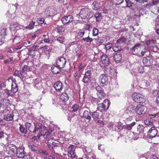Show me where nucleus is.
I'll return each instance as SVG.
<instances>
[{"label":"nucleus","mask_w":159,"mask_h":159,"mask_svg":"<svg viewBox=\"0 0 159 159\" xmlns=\"http://www.w3.org/2000/svg\"><path fill=\"white\" fill-rule=\"evenodd\" d=\"M79 15L81 18L85 19L88 17H91L93 16V14L89 8L85 7L81 9Z\"/></svg>","instance_id":"nucleus-1"},{"label":"nucleus","mask_w":159,"mask_h":159,"mask_svg":"<svg viewBox=\"0 0 159 159\" xmlns=\"http://www.w3.org/2000/svg\"><path fill=\"white\" fill-rule=\"evenodd\" d=\"M133 99L136 102L143 103L145 102L144 96L139 93H134L132 95Z\"/></svg>","instance_id":"nucleus-2"},{"label":"nucleus","mask_w":159,"mask_h":159,"mask_svg":"<svg viewBox=\"0 0 159 159\" xmlns=\"http://www.w3.org/2000/svg\"><path fill=\"white\" fill-rule=\"evenodd\" d=\"M110 101L108 99H106L102 103L98 104V109L100 111L103 110H107L110 105Z\"/></svg>","instance_id":"nucleus-3"},{"label":"nucleus","mask_w":159,"mask_h":159,"mask_svg":"<svg viewBox=\"0 0 159 159\" xmlns=\"http://www.w3.org/2000/svg\"><path fill=\"white\" fill-rule=\"evenodd\" d=\"M67 153L70 155V157L71 159L76 158L77 157L75 152V146L70 145L67 148Z\"/></svg>","instance_id":"nucleus-4"},{"label":"nucleus","mask_w":159,"mask_h":159,"mask_svg":"<svg viewBox=\"0 0 159 159\" xmlns=\"http://www.w3.org/2000/svg\"><path fill=\"white\" fill-rule=\"evenodd\" d=\"M109 63V58L107 55H103L101 57V61L99 62L101 67H103L108 66Z\"/></svg>","instance_id":"nucleus-5"},{"label":"nucleus","mask_w":159,"mask_h":159,"mask_svg":"<svg viewBox=\"0 0 159 159\" xmlns=\"http://www.w3.org/2000/svg\"><path fill=\"white\" fill-rule=\"evenodd\" d=\"M158 113L154 114L149 115L148 119L144 121L145 124L147 125H153L154 118L157 116Z\"/></svg>","instance_id":"nucleus-6"},{"label":"nucleus","mask_w":159,"mask_h":159,"mask_svg":"<svg viewBox=\"0 0 159 159\" xmlns=\"http://www.w3.org/2000/svg\"><path fill=\"white\" fill-rule=\"evenodd\" d=\"M99 81L100 84L102 86H104L108 83V77L105 74H102L99 76Z\"/></svg>","instance_id":"nucleus-7"},{"label":"nucleus","mask_w":159,"mask_h":159,"mask_svg":"<svg viewBox=\"0 0 159 159\" xmlns=\"http://www.w3.org/2000/svg\"><path fill=\"white\" fill-rule=\"evenodd\" d=\"M153 59L150 56H147L143 58V64L146 66H148L152 64Z\"/></svg>","instance_id":"nucleus-8"},{"label":"nucleus","mask_w":159,"mask_h":159,"mask_svg":"<svg viewBox=\"0 0 159 159\" xmlns=\"http://www.w3.org/2000/svg\"><path fill=\"white\" fill-rule=\"evenodd\" d=\"M73 20V16L71 15L65 16L61 19L62 22L64 25L70 23Z\"/></svg>","instance_id":"nucleus-9"},{"label":"nucleus","mask_w":159,"mask_h":159,"mask_svg":"<svg viewBox=\"0 0 159 159\" xmlns=\"http://www.w3.org/2000/svg\"><path fill=\"white\" fill-rule=\"evenodd\" d=\"M17 149L15 145L11 144H8L7 148V150L8 151L9 154L11 155L16 154Z\"/></svg>","instance_id":"nucleus-10"},{"label":"nucleus","mask_w":159,"mask_h":159,"mask_svg":"<svg viewBox=\"0 0 159 159\" xmlns=\"http://www.w3.org/2000/svg\"><path fill=\"white\" fill-rule=\"evenodd\" d=\"M65 59L63 57H61L57 61L56 65L59 68H63L66 63Z\"/></svg>","instance_id":"nucleus-11"},{"label":"nucleus","mask_w":159,"mask_h":159,"mask_svg":"<svg viewBox=\"0 0 159 159\" xmlns=\"http://www.w3.org/2000/svg\"><path fill=\"white\" fill-rule=\"evenodd\" d=\"M157 133L158 131L156 128L153 126L148 130V134L150 137L153 138L157 135Z\"/></svg>","instance_id":"nucleus-12"},{"label":"nucleus","mask_w":159,"mask_h":159,"mask_svg":"<svg viewBox=\"0 0 159 159\" xmlns=\"http://www.w3.org/2000/svg\"><path fill=\"white\" fill-rule=\"evenodd\" d=\"M92 112L90 110L89 111L85 110L83 113L82 117L83 118L86 119L88 121H89L91 119Z\"/></svg>","instance_id":"nucleus-13"},{"label":"nucleus","mask_w":159,"mask_h":159,"mask_svg":"<svg viewBox=\"0 0 159 159\" xmlns=\"http://www.w3.org/2000/svg\"><path fill=\"white\" fill-rule=\"evenodd\" d=\"M145 107L142 105H138L136 107V113L141 115L144 112Z\"/></svg>","instance_id":"nucleus-14"},{"label":"nucleus","mask_w":159,"mask_h":159,"mask_svg":"<svg viewBox=\"0 0 159 159\" xmlns=\"http://www.w3.org/2000/svg\"><path fill=\"white\" fill-rule=\"evenodd\" d=\"M16 152V156L19 158H24V151L23 148H17Z\"/></svg>","instance_id":"nucleus-15"},{"label":"nucleus","mask_w":159,"mask_h":159,"mask_svg":"<svg viewBox=\"0 0 159 159\" xmlns=\"http://www.w3.org/2000/svg\"><path fill=\"white\" fill-rule=\"evenodd\" d=\"M33 81L34 85L35 88L39 89L42 87V81L39 78H37L34 80Z\"/></svg>","instance_id":"nucleus-16"},{"label":"nucleus","mask_w":159,"mask_h":159,"mask_svg":"<svg viewBox=\"0 0 159 159\" xmlns=\"http://www.w3.org/2000/svg\"><path fill=\"white\" fill-rule=\"evenodd\" d=\"M46 14L48 16H52L56 13V11L52 7L47 8L45 11Z\"/></svg>","instance_id":"nucleus-17"},{"label":"nucleus","mask_w":159,"mask_h":159,"mask_svg":"<svg viewBox=\"0 0 159 159\" xmlns=\"http://www.w3.org/2000/svg\"><path fill=\"white\" fill-rule=\"evenodd\" d=\"M54 87L57 91H60L62 90L63 86L61 82L58 81L54 84Z\"/></svg>","instance_id":"nucleus-18"},{"label":"nucleus","mask_w":159,"mask_h":159,"mask_svg":"<svg viewBox=\"0 0 159 159\" xmlns=\"http://www.w3.org/2000/svg\"><path fill=\"white\" fill-rule=\"evenodd\" d=\"M95 89L96 91L97 92V94L98 96L101 97L100 96L102 97H104L105 95V94L103 92V90H102L101 88L99 86H97Z\"/></svg>","instance_id":"nucleus-19"},{"label":"nucleus","mask_w":159,"mask_h":159,"mask_svg":"<svg viewBox=\"0 0 159 159\" xmlns=\"http://www.w3.org/2000/svg\"><path fill=\"white\" fill-rule=\"evenodd\" d=\"M105 68L104 69V71L105 73L106 74H110L111 75V76H114V74L112 75V73L115 72L116 74L117 73L116 72V70L115 69H111V68L108 67V66L104 67Z\"/></svg>","instance_id":"nucleus-20"},{"label":"nucleus","mask_w":159,"mask_h":159,"mask_svg":"<svg viewBox=\"0 0 159 159\" xmlns=\"http://www.w3.org/2000/svg\"><path fill=\"white\" fill-rule=\"evenodd\" d=\"M10 28L11 30H18L20 28V25L18 23L14 22L11 24Z\"/></svg>","instance_id":"nucleus-21"},{"label":"nucleus","mask_w":159,"mask_h":159,"mask_svg":"<svg viewBox=\"0 0 159 159\" xmlns=\"http://www.w3.org/2000/svg\"><path fill=\"white\" fill-rule=\"evenodd\" d=\"M113 57L116 63H119L121 60L122 55L119 52H117L114 55Z\"/></svg>","instance_id":"nucleus-22"},{"label":"nucleus","mask_w":159,"mask_h":159,"mask_svg":"<svg viewBox=\"0 0 159 159\" xmlns=\"http://www.w3.org/2000/svg\"><path fill=\"white\" fill-rule=\"evenodd\" d=\"M13 114H8L7 115H4L3 119L7 121H12L13 119Z\"/></svg>","instance_id":"nucleus-23"},{"label":"nucleus","mask_w":159,"mask_h":159,"mask_svg":"<svg viewBox=\"0 0 159 159\" xmlns=\"http://www.w3.org/2000/svg\"><path fill=\"white\" fill-rule=\"evenodd\" d=\"M92 116L94 120L99 119L101 117V116L99 115V112L98 111L93 112L92 114Z\"/></svg>","instance_id":"nucleus-24"},{"label":"nucleus","mask_w":159,"mask_h":159,"mask_svg":"<svg viewBox=\"0 0 159 159\" xmlns=\"http://www.w3.org/2000/svg\"><path fill=\"white\" fill-rule=\"evenodd\" d=\"M60 97L63 101L65 102L67 101L69 98L68 95L66 93H63L61 94L60 96Z\"/></svg>","instance_id":"nucleus-25"},{"label":"nucleus","mask_w":159,"mask_h":159,"mask_svg":"<svg viewBox=\"0 0 159 159\" xmlns=\"http://www.w3.org/2000/svg\"><path fill=\"white\" fill-rule=\"evenodd\" d=\"M93 9L94 10H97L99 9L100 7V3L97 1H94L92 4Z\"/></svg>","instance_id":"nucleus-26"},{"label":"nucleus","mask_w":159,"mask_h":159,"mask_svg":"<svg viewBox=\"0 0 159 159\" xmlns=\"http://www.w3.org/2000/svg\"><path fill=\"white\" fill-rule=\"evenodd\" d=\"M155 43L156 41L152 39L146 41L145 44L147 45H149L150 46L152 47L154 46Z\"/></svg>","instance_id":"nucleus-27"},{"label":"nucleus","mask_w":159,"mask_h":159,"mask_svg":"<svg viewBox=\"0 0 159 159\" xmlns=\"http://www.w3.org/2000/svg\"><path fill=\"white\" fill-rule=\"evenodd\" d=\"M11 90L14 94L18 90L17 86L16 83L12 84L11 85Z\"/></svg>","instance_id":"nucleus-28"},{"label":"nucleus","mask_w":159,"mask_h":159,"mask_svg":"<svg viewBox=\"0 0 159 159\" xmlns=\"http://www.w3.org/2000/svg\"><path fill=\"white\" fill-rule=\"evenodd\" d=\"M94 16L97 21H100L102 18V13L99 12L96 13L94 15Z\"/></svg>","instance_id":"nucleus-29"},{"label":"nucleus","mask_w":159,"mask_h":159,"mask_svg":"<svg viewBox=\"0 0 159 159\" xmlns=\"http://www.w3.org/2000/svg\"><path fill=\"white\" fill-rule=\"evenodd\" d=\"M141 54L142 56H148L150 55V53L148 50L147 49H144L142 51Z\"/></svg>","instance_id":"nucleus-30"},{"label":"nucleus","mask_w":159,"mask_h":159,"mask_svg":"<svg viewBox=\"0 0 159 159\" xmlns=\"http://www.w3.org/2000/svg\"><path fill=\"white\" fill-rule=\"evenodd\" d=\"M61 68H59L57 66H55L53 68L52 67V71L54 74H57L59 73Z\"/></svg>","instance_id":"nucleus-31"},{"label":"nucleus","mask_w":159,"mask_h":159,"mask_svg":"<svg viewBox=\"0 0 159 159\" xmlns=\"http://www.w3.org/2000/svg\"><path fill=\"white\" fill-rule=\"evenodd\" d=\"M141 44L139 43H137L131 48L132 52H135L136 50H138L140 47Z\"/></svg>","instance_id":"nucleus-32"},{"label":"nucleus","mask_w":159,"mask_h":159,"mask_svg":"<svg viewBox=\"0 0 159 159\" xmlns=\"http://www.w3.org/2000/svg\"><path fill=\"white\" fill-rule=\"evenodd\" d=\"M28 147L30 148L33 151H36L38 150V148L36 146H35L32 143H29L28 144Z\"/></svg>","instance_id":"nucleus-33"},{"label":"nucleus","mask_w":159,"mask_h":159,"mask_svg":"<svg viewBox=\"0 0 159 159\" xmlns=\"http://www.w3.org/2000/svg\"><path fill=\"white\" fill-rule=\"evenodd\" d=\"M52 130L51 129H49L46 132L45 135H46V139L47 140L49 139L51 137V133Z\"/></svg>","instance_id":"nucleus-34"},{"label":"nucleus","mask_w":159,"mask_h":159,"mask_svg":"<svg viewBox=\"0 0 159 159\" xmlns=\"http://www.w3.org/2000/svg\"><path fill=\"white\" fill-rule=\"evenodd\" d=\"M129 113L130 114H133L136 113V107H132L128 109Z\"/></svg>","instance_id":"nucleus-35"},{"label":"nucleus","mask_w":159,"mask_h":159,"mask_svg":"<svg viewBox=\"0 0 159 159\" xmlns=\"http://www.w3.org/2000/svg\"><path fill=\"white\" fill-rule=\"evenodd\" d=\"M82 40L85 41L86 43H90L93 41V39L89 37V36L87 37L84 38L82 39Z\"/></svg>","instance_id":"nucleus-36"},{"label":"nucleus","mask_w":159,"mask_h":159,"mask_svg":"<svg viewBox=\"0 0 159 159\" xmlns=\"http://www.w3.org/2000/svg\"><path fill=\"white\" fill-rule=\"evenodd\" d=\"M25 126L26 128V129H28L30 131H31L32 129V125L31 124L28 122H26L25 123Z\"/></svg>","instance_id":"nucleus-37"},{"label":"nucleus","mask_w":159,"mask_h":159,"mask_svg":"<svg viewBox=\"0 0 159 159\" xmlns=\"http://www.w3.org/2000/svg\"><path fill=\"white\" fill-rule=\"evenodd\" d=\"M90 79L91 78L84 76L82 81L84 83L87 84L89 83Z\"/></svg>","instance_id":"nucleus-38"},{"label":"nucleus","mask_w":159,"mask_h":159,"mask_svg":"<svg viewBox=\"0 0 159 159\" xmlns=\"http://www.w3.org/2000/svg\"><path fill=\"white\" fill-rule=\"evenodd\" d=\"M21 41L20 38V36H16L13 40V43L15 44H17Z\"/></svg>","instance_id":"nucleus-39"},{"label":"nucleus","mask_w":159,"mask_h":159,"mask_svg":"<svg viewBox=\"0 0 159 159\" xmlns=\"http://www.w3.org/2000/svg\"><path fill=\"white\" fill-rule=\"evenodd\" d=\"M19 129L20 131L22 133L26 134L27 133L26 128H25L23 125H20Z\"/></svg>","instance_id":"nucleus-40"},{"label":"nucleus","mask_w":159,"mask_h":159,"mask_svg":"<svg viewBox=\"0 0 159 159\" xmlns=\"http://www.w3.org/2000/svg\"><path fill=\"white\" fill-rule=\"evenodd\" d=\"M4 91L7 95V97H9L10 96L12 97L14 95L13 93L11 90H10L7 89H5Z\"/></svg>","instance_id":"nucleus-41"},{"label":"nucleus","mask_w":159,"mask_h":159,"mask_svg":"<svg viewBox=\"0 0 159 159\" xmlns=\"http://www.w3.org/2000/svg\"><path fill=\"white\" fill-rule=\"evenodd\" d=\"M136 123L135 122H133L131 124L127 125L125 126V128L128 130H130L131 129L132 127Z\"/></svg>","instance_id":"nucleus-42"},{"label":"nucleus","mask_w":159,"mask_h":159,"mask_svg":"<svg viewBox=\"0 0 159 159\" xmlns=\"http://www.w3.org/2000/svg\"><path fill=\"white\" fill-rule=\"evenodd\" d=\"M35 22L32 21L30 22L29 25L26 26V28L29 29L30 30L34 28V26L35 24Z\"/></svg>","instance_id":"nucleus-43"},{"label":"nucleus","mask_w":159,"mask_h":159,"mask_svg":"<svg viewBox=\"0 0 159 159\" xmlns=\"http://www.w3.org/2000/svg\"><path fill=\"white\" fill-rule=\"evenodd\" d=\"M57 40L60 43H62L65 41V38L62 36H59L57 39Z\"/></svg>","instance_id":"nucleus-44"},{"label":"nucleus","mask_w":159,"mask_h":159,"mask_svg":"<svg viewBox=\"0 0 159 159\" xmlns=\"http://www.w3.org/2000/svg\"><path fill=\"white\" fill-rule=\"evenodd\" d=\"M126 41L125 38L124 37L120 38L118 39L117 40L116 43H121L123 42H125Z\"/></svg>","instance_id":"nucleus-45"},{"label":"nucleus","mask_w":159,"mask_h":159,"mask_svg":"<svg viewBox=\"0 0 159 159\" xmlns=\"http://www.w3.org/2000/svg\"><path fill=\"white\" fill-rule=\"evenodd\" d=\"M91 70H88L85 72L84 76L91 78V75L92 74Z\"/></svg>","instance_id":"nucleus-46"},{"label":"nucleus","mask_w":159,"mask_h":159,"mask_svg":"<svg viewBox=\"0 0 159 159\" xmlns=\"http://www.w3.org/2000/svg\"><path fill=\"white\" fill-rule=\"evenodd\" d=\"M79 105L76 104H74L72 106L73 110L72 111L73 112L76 111L79 108Z\"/></svg>","instance_id":"nucleus-47"},{"label":"nucleus","mask_w":159,"mask_h":159,"mask_svg":"<svg viewBox=\"0 0 159 159\" xmlns=\"http://www.w3.org/2000/svg\"><path fill=\"white\" fill-rule=\"evenodd\" d=\"M6 30L5 28L2 29L1 31V36L2 37H3L7 35V32L6 31Z\"/></svg>","instance_id":"nucleus-48"},{"label":"nucleus","mask_w":159,"mask_h":159,"mask_svg":"<svg viewBox=\"0 0 159 159\" xmlns=\"http://www.w3.org/2000/svg\"><path fill=\"white\" fill-rule=\"evenodd\" d=\"M98 29L94 28L93 30V36H96L98 34Z\"/></svg>","instance_id":"nucleus-49"},{"label":"nucleus","mask_w":159,"mask_h":159,"mask_svg":"<svg viewBox=\"0 0 159 159\" xmlns=\"http://www.w3.org/2000/svg\"><path fill=\"white\" fill-rule=\"evenodd\" d=\"M126 4V7H130L132 6V3L130 0H125Z\"/></svg>","instance_id":"nucleus-50"},{"label":"nucleus","mask_w":159,"mask_h":159,"mask_svg":"<svg viewBox=\"0 0 159 159\" xmlns=\"http://www.w3.org/2000/svg\"><path fill=\"white\" fill-rule=\"evenodd\" d=\"M112 45L111 44H107L105 45V48L106 50V52H107L108 50L111 48Z\"/></svg>","instance_id":"nucleus-51"},{"label":"nucleus","mask_w":159,"mask_h":159,"mask_svg":"<svg viewBox=\"0 0 159 159\" xmlns=\"http://www.w3.org/2000/svg\"><path fill=\"white\" fill-rule=\"evenodd\" d=\"M137 131L139 133H141L143 131V126L139 125L137 127Z\"/></svg>","instance_id":"nucleus-52"},{"label":"nucleus","mask_w":159,"mask_h":159,"mask_svg":"<svg viewBox=\"0 0 159 159\" xmlns=\"http://www.w3.org/2000/svg\"><path fill=\"white\" fill-rule=\"evenodd\" d=\"M27 68H28V66H26V65L24 66V67L22 69V70H21V71L20 72V74L22 76V73H24L25 72V71H26L27 70Z\"/></svg>","instance_id":"nucleus-53"},{"label":"nucleus","mask_w":159,"mask_h":159,"mask_svg":"<svg viewBox=\"0 0 159 159\" xmlns=\"http://www.w3.org/2000/svg\"><path fill=\"white\" fill-rule=\"evenodd\" d=\"M138 71L140 73H143L144 71V67L143 66H140L138 68Z\"/></svg>","instance_id":"nucleus-54"},{"label":"nucleus","mask_w":159,"mask_h":159,"mask_svg":"<svg viewBox=\"0 0 159 159\" xmlns=\"http://www.w3.org/2000/svg\"><path fill=\"white\" fill-rule=\"evenodd\" d=\"M6 87V84L5 82L0 81V89H2Z\"/></svg>","instance_id":"nucleus-55"},{"label":"nucleus","mask_w":159,"mask_h":159,"mask_svg":"<svg viewBox=\"0 0 159 159\" xmlns=\"http://www.w3.org/2000/svg\"><path fill=\"white\" fill-rule=\"evenodd\" d=\"M44 21V20L43 18H38L36 20L37 22L40 24H41L43 23Z\"/></svg>","instance_id":"nucleus-56"},{"label":"nucleus","mask_w":159,"mask_h":159,"mask_svg":"<svg viewBox=\"0 0 159 159\" xmlns=\"http://www.w3.org/2000/svg\"><path fill=\"white\" fill-rule=\"evenodd\" d=\"M55 30L59 34L63 32L62 28L61 27L56 28H55Z\"/></svg>","instance_id":"nucleus-57"},{"label":"nucleus","mask_w":159,"mask_h":159,"mask_svg":"<svg viewBox=\"0 0 159 159\" xmlns=\"http://www.w3.org/2000/svg\"><path fill=\"white\" fill-rule=\"evenodd\" d=\"M112 49L115 52L120 51L121 50V48L119 46H118V47H113Z\"/></svg>","instance_id":"nucleus-58"},{"label":"nucleus","mask_w":159,"mask_h":159,"mask_svg":"<svg viewBox=\"0 0 159 159\" xmlns=\"http://www.w3.org/2000/svg\"><path fill=\"white\" fill-rule=\"evenodd\" d=\"M41 130V127L39 126L38 125H36L35 127L34 128V131H33V132L36 133L37 131H38V130Z\"/></svg>","instance_id":"nucleus-59"},{"label":"nucleus","mask_w":159,"mask_h":159,"mask_svg":"<svg viewBox=\"0 0 159 159\" xmlns=\"http://www.w3.org/2000/svg\"><path fill=\"white\" fill-rule=\"evenodd\" d=\"M5 134H6L3 131H0V141H1L2 139L4 137Z\"/></svg>","instance_id":"nucleus-60"},{"label":"nucleus","mask_w":159,"mask_h":159,"mask_svg":"<svg viewBox=\"0 0 159 159\" xmlns=\"http://www.w3.org/2000/svg\"><path fill=\"white\" fill-rule=\"evenodd\" d=\"M98 148L99 150L102 152L103 151L104 149V145H98Z\"/></svg>","instance_id":"nucleus-61"},{"label":"nucleus","mask_w":159,"mask_h":159,"mask_svg":"<svg viewBox=\"0 0 159 159\" xmlns=\"http://www.w3.org/2000/svg\"><path fill=\"white\" fill-rule=\"evenodd\" d=\"M84 31H80L78 32V35L80 37H83L84 36Z\"/></svg>","instance_id":"nucleus-62"},{"label":"nucleus","mask_w":159,"mask_h":159,"mask_svg":"<svg viewBox=\"0 0 159 159\" xmlns=\"http://www.w3.org/2000/svg\"><path fill=\"white\" fill-rule=\"evenodd\" d=\"M39 153H42L45 155H47V152L46 151H43L41 149H39Z\"/></svg>","instance_id":"nucleus-63"},{"label":"nucleus","mask_w":159,"mask_h":159,"mask_svg":"<svg viewBox=\"0 0 159 159\" xmlns=\"http://www.w3.org/2000/svg\"><path fill=\"white\" fill-rule=\"evenodd\" d=\"M90 104L89 103H87L84 107L82 109H85V108H87V109H88L90 110Z\"/></svg>","instance_id":"nucleus-64"}]
</instances>
